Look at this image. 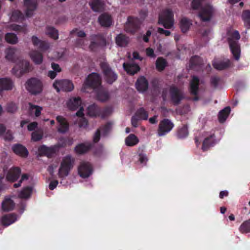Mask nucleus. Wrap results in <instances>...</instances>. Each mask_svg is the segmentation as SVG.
Segmentation results:
<instances>
[{
  "mask_svg": "<svg viewBox=\"0 0 250 250\" xmlns=\"http://www.w3.org/2000/svg\"><path fill=\"white\" fill-rule=\"evenodd\" d=\"M227 35L228 36L227 41L229 44L230 51L232 54L235 60L238 61L240 57V46L238 42L240 39V35L237 30L231 31L230 29L228 30Z\"/></svg>",
  "mask_w": 250,
  "mask_h": 250,
  "instance_id": "obj_1",
  "label": "nucleus"
},
{
  "mask_svg": "<svg viewBox=\"0 0 250 250\" xmlns=\"http://www.w3.org/2000/svg\"><path fill=\"white\" fill-rule=\"evenodd\" d=\"M75 159L71 155H68L63 158L59 169V176L64 178L68 176L74 167Z\"/></svg>",
  "mask_w": 250,
  "mask_h": 250,
  "instance_id": "obj_2",
  "label": "nucleus"
},
{
  "mask_svg": "<svg viewBox=\"0 0 250 250\" xmlns=\"http://www.w3.org/2000/svg\"><path fill=\"white\" fill-rule=\"evenodd\" d=\"M101 84V80L99 74L96 73H92L89 74L87 77L85 81L83 84L82 91L85 92L88 88L93 89H98Z\"/></svg>",
  "mask_w": 250,
  "mask_h": 250,
  "instance_id": "obj_3",
  "label": "nucleus"
},
{
  "mask_svg": "<svg viewBox=\"0 0 250 250\" xmlns=\"http://www.w3.org/2000/svg\"><path fill=\"white\" fill-rule=\"evenodd\" d=\"M100 66L103 73L104 80L107 83L112 84L117 80L118 78L117 74L113 70L107 62H101Z\"/></svg>",
  "mask_w": 250,
  "mask_h": 250,
  "instance_id": "obj_4",
  "label": "nucleus"
},
{
  "mask_svg": "<svg viewBox=\"0 0 250 250\" xmlns=\"http://www.w3.org/2000/svg\"><path fill=\"white\" fill-rule=\"evenodd\" d=\"M173 13L170 9L165 10L159 14L158 23L165 28H171L173 25Z\"/></svg>",
  "mask_w": 250,
  "mask_h": 250,
  "instance_id": "obj_5",
  "label": "nucleus"
},
{
  "mask_svg": "<svg viewBox=\"0 0 250 250\" xmlns=\"http://www.w3.org/2000/svg\"><path fill=\"white\" fill-rule=\"evenodd\" d=\"M53 86L58 92L60 91L71 92L74 88L73 82L68 79L56 80L53 84Z\"/></svg>",
  "mask_w": 250,
  "mask_h": 250,
  "instance_id": "obj_6",
  "label": "nucleus"
},
{
  "mask_svg": "<svg viewBox=\"0 0 250 250\" xmlns=\"http://www.w3.org/2000/svg\"><path fill=\"white\" fill-rule=\"evenodd\" d=\"M32 69L30 62L26 60H22L16 64L12 68V72L18 77L31 71Z\"/></svg>",
  "mask_w": 250,
  "mask_h": 250,
  "instance_id": "obj_7",
  "label": "nucleus"
},
{
  "mask_svg": "<svg viewBox=\"0 0 250 250\" xmlns=\"http://www.w3.org/2000/svg\"><path fill=\"white\" fill-rule=\"evenodd\" d=\"M26 88L33 95L40 93L42 90V82L36 78H31L26 83Z\"/></svg>",
  "mask_w": 250,
  "mask_h": 250,
  "instance_id": "obj_8",
  "label": "nucleus"
},
{
  "mask_svg": "<svg viewBox=\"0 0 250 250\" xmlns=\"http://www.w3.org/2000/svg\"><path fill=\"white\" fill-rule=\"evenodd\" d=\"M171 103L174 105H178L184 98L183 92L175 86H171L169 90Z\"/></svg>",
  "mask_w": 250,
  "mask_h": 250,
  "instance_id": "obj_9",
  "label": "nucleus"
},
{
  "mask_svg": "<svg viewBox=\"0 0 250 250\" xmlns=\"http://www.w3.org/2000/svg\"><path fill=\"white\" fill-rule=\"evenodd\" d=\"M140 24L141 21L139 19L129 17L125 25V29L126 32L134 34L139 29Z\"/></svg>",
  "mask_w": 250,
  "mask_h": 250,
  "instance_id": "obj_10",
  "label": "nucleus"
},
{
  "mask_svg": "<svg viewBox=\"0 0 250 250\" xmlns=\"http://www.w3.org/2000/svg\"><path fill=\"white\" fill-rule=\"evenodd\" d=\"M213 7L209 4H206L202 7L198 14V16L202 21H209L213 14Z\"/></svg>",
  "mask_w": 250,
  "mask_h": 250,
  "instance_id": "obj_11",
  "label": "nucleus"
},
{
  "mask_svg": "<svg viewBox=\"0 0 250 250\" xmlns=\"http://www.w3.org/2000/svg\"><path fill=\"white\" fill-rule=\"evenodd\" d=\"M174 124L168 119H164L159 123L158 134L159 136L165 135L174 127Z\"/></svg>",
  "mask_w": 250,
  "mask_h": 250,
  "instance_id": "obj_12",
  "label": "nucleus"
},
{
  "mask_svg": "<svg viewBox=\"0 0 250 250\" xmlns=\"http://www.w3.org/2000/svg\"><path fill=\"white\" fill-rule=\"evenodd\" d=\"M78 173L80 177L83 178H87L92 173V167L87 162H82L78 167Z\"/></svg>",
  "mask_w": 250,
  "mask_h": 250,
  "instance_id": "obj_13",
  "label": "nucleus"
},
{
  "mask_svg": "<svg viewBox=\"0 0 250 250\" xmlns=\"http://www.w3.org/2000/svg\"><path fill=\"white\" fill-rule=\"evenodd\" d=\"M21 169L19 167H12L7 172L6 180L11 183L17 181L21 174Z\"/></svg>",
  "mask_w": 250,
  "mask_h": 250,
  "instance_id": "obj_14",
  "label": "nucleus"
},
{
  "mask_svg": "<svg viewBox=\"0 0 250 250\" xmlns=\"http://www.w3.org/2000/svg\"><path fill=\"white\" fill-rule=\"evenodd\" d=\"M135 87L139 92L144 93L148 90V82L144 76H140L136 82Z\"/></svg>",
  "mask_w": 250,
  "mask_h": 250,
  "instance_id": "obj_15",
  "label": "nucleus"
},
{
  "mask_svg": "<svg viewBox=\"0 0 250 250\" xmlns=\"http://www.w3.org/2000/svg\"><path fill=\"white\" fill-rule=\"evenodd\" d=\"M38 151L40 155L46 156L48 158H51L56 153L57 147L55 146L47 147L45 145H42L39 147Z\"/></svg>",
  "mask_w": 250,
  "mask_h": 250,
  "instance_id": "obj_16",
  "label": "nucleus"
},
{
  "mask_svg": "<svg viewBox=\"0 0 250 250\" xmlns=\"http://www.w3.org/2000/svg\"><path fill=\"white\" fill-rule=\"evenodd\" d=\"M24 3L26 8L25 15L26 17H30L37 8V0H24Z\"/></svg>",
  "mask_w": 250,
  "mask_h": 250,
  "instance_id": "obj_17",
  "label": "nucleus"
},
{
  "mask_svg": "<svg viewBox=\"0 0 250 250\" xmlns=\"http://www.w3.org/2000/svg\"><path fill=\"white\" fill-rule=\"evenodd\" d=\"M56 120L59 124L58 131L60 133H64L68 130L69 124L66 119L62 116H58Z\"/></svg>",
  "mask_w": 250,
  "mask_h": 250,
  "instance_id": "obj_18",
  "label": "nucleus"
},
{
  "mask_svg": "<svg viewBox=\"0 0 250 250\" xmlns=\"http://www.w3.org/2000/svg\"><path fill=\"white\" fill-rule=\"evenodd\" d=\"M216 137L212 134L205 138L203 142L202 149L204 151H207L210 147L213 146L216 143Z\"/></svg>",
  "mask_w": 250,
  "mask_h": 250,
  "instance_id": "obj_19",
  "label": "nucleus"
},
{
  "mask_svg": "<svg viewBox=\"0 0 250 250\" xmlns=\"http://www.w3.org/2000/svg\"><path fill=\"white\" fill-rule=\"evenodd\" d=\"M12 151L17 155L22 157H26L28 155L27 148L23 145L19 144L14 145L12 147Z\"/></svg>",
  "mask_w": 250,
  "mask_h": 250,
  "instance_id": "obj_20",
  "label": "nucleus"
},
{
  "mask_svg": "<svg viewBox=\"0 0 250 250\" xmlns=\"http://www.w3.org/2000/svg\"><path fill=\"white\" fill-rule=\"evenodd\" d=\"M200 80L198 77H192L189 83V90L191 95H197L198 94Z\"/></svg>",
  "mask_w": 250,
  "mask_h": 250,
  "instance_id": "obj_21",
  "label": "nucleus"
},
{
  "mask_svg": "<svg viewBox=\"0 0 250 250\" xmlns=\"http://www.w3.org/2000/svg\"><path fill=\"white\" fill-rule=\"evenodd\" d=\"M32 42L35 46L38 47L42 51H45L49 48V45L47 42L40 40L35 36H32Z\"/></svg>",
  "mask_w": 250,
  "mask_h": 250,
  "instance_id": "obj_22",
  "label": "nucleus"
},
{
  "mask_svg": "<svg viewBox=\"0 0 250 250\" xmlns=\"http://www.w3.org/2000/svg\"><path fill=\"white\" fill-rule=\"evenodd\" d=\"M14 83L10 78H0V92L3 90H10L13 88Z\"/></svg>",
  "mask_w": 250,
  "mask_h": 250,
  "instance_id": "obj_23",
  "label": "nucleus"
},
{
  "mask_svg": "<svg viewBox=\"0 0 250 250\" xmlns=\"http://www.w3.org/2000/svg\"><path fill=\"white\" fill-rule=\"evenodd\" d=\"M129 39L125 34L120 33L115 38V42L120 47H125L129 43Z\"/></svg>",
  "mask_w": 250,
  "mask_h": 250,
  "instance_id": "obj_24",
  "label": "nucleus"
},
{
  "mask_svg": "<svg viewBox=\"0 0 250 250\" xmlns=\"http://www.w3.org/2000/svg\"><path fill=\"white\" fill-rule=\"evenodd\" d=\"M123 67L127 74L133 75L140 70L139 66L137 64L124 63Z\"/></svg>",
  "mask_w": 250,
  "mask_h": 250,
  "instance_id": "obj_25",
  "label": "nucleus"
},
{
  "mask_svg": "<svg viewBox=\"0 0 250 250\" xmlns=\"http://www.w3.org/2000/svg\"><path fill=\"white\" fill-rule=\"evenodd\" d=\"M82 100L80 97H75L70 99L67 104L69 109L75 110L78 109L81 105Z\"/></svg>",
  "mask_w": 250,
  "mask_h": 250,
  "instance_id": "obj_26",
  "label": "nucleus"
},
{
  "mask_svg": "<svg viewBox=\"0 0 250 250\" xmlns=\"http://www.w3.org/2000/svg\"><path fill=\"white\" fill-rule=\"evenodd\" d=\"M30 58L36 64H40L43 61V56L42 53L37 50H32L29 53Z\"/></svg>",
  "mask_w": 250,
  "mask_h": 250,
  "instance_id": "obj_27",
  "label": "nucleus"
},
{
  "mask_svg": "<svg viewBox=\"0 0 250 250\" xmlns=\"http://www.w3.org/2000/svg\"><path fill=\"white\" fill-rule=\"evenodd\" d=\"M99 21L100 24L102 26L104 27H109L112 23V19L111 17L107 14H102L99 17Z\"/></svg>",
  "mask_w": 250,
  "mask_h": 250,
  "instance_id": "obj_28",
  "label": "nucleus"
},
{
  "mask_svg": "<svg viewBox=\"0 0 250 250\" xmlns=\"http://www.w3.org/2000/svg\"><path fill=\"white\" fill-rule=\"evenodd\" d=\"M17 215L11 213L5 215L1 218V223L3 226H8L16 221Z\"/></svg>",
  "mask_w": 250,
  "mask_h": 250,
  "instance_id": "obj_29",
  "label": "nucleus"
},
{
  "mask_svg": "<svg viewBox=\"0 0 250 250\" xmlns=\"http://www.w3.org/2000/svg\"><path fill=\"white\" fill-rule=\"evenodd\" d=\"M92 146L91 144L81 143L76 146L75 151L78 154H83L89 150L91 148Z\"/></svg>",
  "mask_w": 250,
  "mask_h": 250,
  "instance_id": "obj_30",
  "label": "nucleus"
},
{
  "mask_svg": "<svg viewBox=\"0 0 250 250\" xmlns=\"http://www.w3.org/2000/svg\"><path fill=\"white\" fill-rule=\"evenodd\" d=\"M100 107L95 104L89 105L87 108V114L90 117L99 116Z\"/></svg>",
  "mask_w": 250,
  "mask_h": 250,
  "instance_id": "obj_31",
  "label": "nucleus"
},
{
  "mask_svg": "<svg viewBox=\"0 0 250 250\" xmlns=\"http://www.w3.org/2000/svg\"><path fill=\"white\" fill-rule=\"evenodd\" d=\"M213 67L218 70H222L229 68L230 65V62L229 60L227 61H218L214 62L212 63Z\"/></svg>",
  "mask_w": 250,
  "mask_h": 250,
  "instance_id": "obj_32",
  "label": "nucleus"
},
{
  "mask_svg": "<svg viewBox=\"0 0 250 250\" xmlns=\"http://www.w3.org/2000/svg\"><path fill=\"white\" fill-rule=\"evenodd\" d=\"M230 108L229 106L225 107L221 110L218 113V118L220 123H224L228 118L230 112Z\"/></svg>",
  "mask_w": 250,
  "mask_h": 250,
  "instance_id": "obj_33",
  "label": "nucleus"
},
{
  "mask_svg": "<svg viewBox=\"0 0 250 250\" xmlns=\"http://www.w3.org/2000/svg\"><path fill=\"white\" fill-rule=\"evenodd\" d=\"M15 207L14 201L10 198L5 199L2 203V209L4 211H9L13 209Z\"/></svg>",
  "mask_w": 250,
  "mask_h": 250,
  "instance_id": "obj_34",
  "label": "nucleus"
},
{
  "mask_svg": "<svg viewBox=\"0 0 250 250\" xmlns=\"http://www.w3.org/2000/svg\"><path fill=\"white\" fill-rule=\"evenodd\" d=\"M104 3L101 0H92L90 3L91 9L95 12L102 11L104 8Z\"/></svg>",
  "mask_w": 250,
  "mask_h": 250,
  "instance_id": "obj_35",
  "label": "nucleus"
},
{
  "mask_svg": "<svg viewBox=\"0 0 250 250\" xmlns=\"http://www.w3.org/2000/svg\"><path fill=\"white\" fill-rule=\"evenodd\" d=\"M191 25L189 20L186 18H182L180 21V27L183 33L187 32Z\"/></svg>",
  "mask_w": 250,
  "mask_h": 250,
  "instance_id": "obj_36",
  "label": "nucleus"
},
{
  "mask_svg": "<svg viewBox=\"0 0 250 250\" xmlns=\"http://www.w3.org/2000/svg\"><path fill=\"white\" fill-rule=\"evenodd\" d=\"M241 17L245 26L247 29H250V10H244L242 12Z\"/></svg>",
  "mask_w": 250,
  "mask_h": 250,
  "instance_id": "obj_37",
  "label": "nucleus"
},
{
  "mask_svg": "<svg viewBox=\"0 0 250 250\" xmlns=\"http://www.w3.org/2000/svg\"><path fill=\"white\" fill-rule=\"evenodd\" d=\"M125 142L127 146H132L138 143L139 139L134 134H131L125 138Z\"/></svg>",
  "mask_w": 250,
  "mask_h": 250,
  "instance_id": "obj_38",
  "label": "nucleus"
},
{
  "mask_svg": "<svg viewBox=\"0 0 250 250\" xmlns=\"http://www.w3.org/2000/svg\"><path fill=\"white\" fill-rule=\"evenodd\" d=\"M203 64L202 58L198 56H194L191 57L190 60V67L191 68H194L196 66H200Z\"/></svg>",
  "mask_w": 250,
  "mask_h": 250,
  "instance_id": "obj_39",
  "label": "nucleus"
},
{
  "mask_svg": "<svg viewBox=\"0 0 250 250\" xmlns=\"http://www.w3.org/2000/svg\"><path fill=\"white\" fill-rule=\"evenodd\" d=\"M188 135V128L187 125H184L181 127H179L177 132V137L179 139L186 138Z\"/></svg>",
  "mask_w": 250,
  "mask_h": 250,
  "instance_id": "obj_40",
  "label": "nucleus"
},
{
  "mask_svg": "<svg viewBox=\"0 0 250 250\" xmlns=\"http://www.w3.org/2000/svg\"><path fill=\"white\" fill-rule=\"evenodd\" d=\"M91 40H95L100 46H105L106 45V41L104 37L100 34L92 35L90 36Z\"/></svg>",
  "mask_w": 250,
  "mask_h": 250,
  "instance_id": "obj_41",
  "label": "nucleus"
},
{
  "mask_svg": "<svg viewBox=\"0 0 250 250\" xmlns=\"http://www.w3.org/2000/svg\"><path fill=\"white\" fill-rule=\"evenodd\" d=\"M46 34L52 39L54 40H57L58 39V31L52 26L46 27Z\"/></svg>",
  "mask_w": 250,
  "mask_h": 250,
  "instance_id": "obj_42",
  "label": "nucleus"
},
{
  "mask_svg": "<svg viewBox=\"0 0 250 250\" xmlns=\"http://www.w3.org/2000/svg\"><path fill=\"white\" fill-rule=\"evenodd\" d=\"M113 123L108 122L105 125L101 126L99 129H101L103 136H106L112 130Z\"/></svg>",
  "mask_w": 250,
  "mask_h": 250,
  "instance_id": "obj_43",
  "label": "nucleus"
},
{
  "mask_svg": "<svg viewBox=\"0 0 250 250\" xmlns=\"http://www.w3.org/2000/svg\"><path fill=\"white\" fill-rule=\"evenodd\" d=\"M32 192V188L27 186L23 188L19 194L20 198L26 199L29 198Z\"/></svg>",
  "mask_w": 250,
  "mask_h": 250,
  "instance_id": "obj_44",
  "label": "nucleus"
},
{
  "mask_svg": "<svg viewBox=\"0 0 250 250\" xmlns=\"http://www.w3.org/2000/svg\"><path fill=\"white\" fill-rule=\"evenodd\" d=\"M239 230L242 233L250 232V218L245 221L239 227Z\"/></svg>",
  "mask_w": 250,
  "mask_h": 250,
  "instance_id": "obj_45",
  "label": "nucleus"
},
{
  "mask_svg": "<svg viewBox=\"0 0 250 250\" xmlns=\"http://www.w3.org/2000/svg\"><path fill=\"white\" fill-rule=\"evenodd\" d=\"M167 64V62L166 60L162 57H159L156 61V68L160 71H162L164 70Z\"/></svg>",
  "mask_w": 250,
  "mask_h": 250,
  "instance_id": "obj_46",
  "label": "nucleus"
},
{
  "mask_svg": "<svg viewBox=\"0 0 250 250\" xmlns=\"http://www.w3.org/2000/svg\"><path fill=\"white\" fill-rule=\"evenodd\" d=\"M135 115L138 117L139 119L146 120L148 119V113L144 108L140 107L139 108L136 113Z\"/></svg>",
  "mask_w": 250,
  "mask_h": 250,
  "instance_id": "obj_47",
  "label": "nucleus"
},
{
  "mask_svg": "<svg viewBox=\"0 0 250 250\" xmlns=\"http://www.w3.org/2000/svg\"><path fill=\"white\" fill-rule=\"evenodd\" d=\"M6 41L11 44H16L18 42L17 35L12 33H8L5 36Z\"/></svg>",
  "mask_w": 250,
  "mask_h": 250,
  "instance_id": "obj_48",
  "label": "nucleus"
},
{
  "mask_svg": "<svg viewBox=\"0 0 250 250\" xmlns=\"http://www.w3.org/2000/svg\"><path fill=\"white\" fill-rule=\"evenodd\" d=\"M16 49L14 48H9L5 50V58L9 61L14 62L15 60V54Z\"/></svg>",
  "mask_w": 250,
  "mask_h": 250,
  "instance_id": "obj_49",
  "label": "nucleus"
},
{
  "mask_svg": "<svg viewBox=\"0 0 250 250\" xmlns=\"http://www.w3.org/2000/svg\"><path fill=\"white\" fill-rule=\"evenodd\" d=\"M24 16L20 10H14L12 12L11 19L14 21H20L24 20Z\"/></svg>",
  "mask_w": 250,
  "mask_h": 250,
  "instance_id": "obj_50",
  "label": "nucleus"
},
{
  "mask_svg": "<svg viewBox=\"0 0 250 250\" xmlns=\"http://www.w3.org/2000/svg\"><path fill=\"white\" fill-rule=\"evenodd\" d=\"M99 116L104 119L108 116L112 112V108L110 107H105L102 108L100 107Z\"/></svg>",
  "mask_w": 250,
  "mask_h": 250,
  "instance_id": "obj_51",
  "label": "nucleus"
},
{
  "mask_svg": "<svg viewBox=\"0 0 250 250\" xmlns=\"http://www.w3.org/2000/svg\"><path fill=\"white\" fill-rule=\"evenodd\" d=\"M221 82V79L217 76H212L210 78V86L213 88H216Z\"/></svg>",
  "mask_w": 250,
  "mask_h": 250,
  "instance_id": "obj_52",
  "label": "nucleus"
},
{
  "mask_svg": "<svg viewBox=\"0 0 250 250\" xmlns=\"http://www.w3.org/2000/svg\"><path fill=\"white\" fill-rule=\"evenodd\" d=\"M109 94L107 92L98 90L97 93V99L102 102L107 101L109 99Z\"/></svg>",
  "mask_w": 250,
  "mask_h": 250,
  "instance_id": "obj_53",
  "label": "nucleus"
},
{
  "mask_svg": "<svg viewBox=\"0 0 250 250\" xmlns=\"http://www.w3.org/2000/svg\"><path fill=\"white\" fill-rule=\"evenodd\" d=\"M29 104V110L31 114H34L36 117H39L41 115L42 108L37 105H33L30 103Z\"/></svg>",
  "mask_w": 250,
  "mask_h": 250,
  "instance_id": "obj_54",
  "label": "nucleus"
},
{
  "mask_svg": "<svg viewBox=\"0 0 250 250\" xmlns=\"http://www.w3.org/2000/svg\"><path fill=\"white\" fill-rule=\"evenodd\" d=\"M205 0H193L191 2V7L194 10L201 9L204 6V2Z\"/></svg>",
  "mask_w": 250,
  "mask_h": 250,
  "instance_id": "obj_55",
  "label": "nucleus"
},
{
  "mask_svg": "<svg viewBox=\"0 0 250 250\" xmlns=\"http://www.w3.org/2000/svg\"><path fill=\"white\" fill-rule=\"evenodd\" d=\"M18 109L17 105L13 102H10L7 104L6 110L9 113H14Z\"/></svg>",
  "mask_w": 250,
  "mask_h": 250,
  "instance_id": "obj_56",
  "label": "nucleus"
},
{
  "mask_svg": "<svg viewBox=\"0 0 250 250\" xmlns=\"http://www.w3.org/2000/svg\"><path fill=\"white\" fill-rule=\"evenodd\" d=\"M32 140L33 141L37 142L41 140L43 136L42 133L35 131L32 133Z\"/></svg>",
  "mask_w": 250,
  "mask_h": 250,
  "instance_id": "obj_57",
  "label": "nucleus"
},
{
  "mask_svg": "<svg viewBox=\"0 0 250 250\" xmlns=\"http://www.w3.org/2000/svg\"><path fill=\"white\" fill-rule=\"evenodd\" d=\"M76 32H77V36L79 37L84 38L86 36V34L85 33V32L83 31V30L78 31V29L77 28H75V29H73L70 32V35H72L74 33H76Z\"/></svg>",
  "mask_w": 250,
  "mask_h": 250,
  "instance_id": "obj_58",
  "label": "nucleus"
},
{
  "mask_svg": "<svg viewBox=\"0 0 250 250\" xmlns=\"http://www.w3.org/2000/svg\"><path fill=\"white\" fill-rule=\"evenodd\" d=\"M101 129H98L95 133L93 138V141L94 143H98L101 138Z\"/></svg>",
  "mask_w": 250,
  "mask_h": 250,
  "instance_id": "obj_59",
  "label": "nucleus"
},
{
  "mask_svg": "<svg viewBox=\"0 0 250 250\" xmlns=\"http://www.w3.org/2000/svg\"><path fill=\"white\" fill-rule=\"evenodd\" d=\"M99 47H100V46L95 40H91L89 45V48L90 50L95 51Z\"/></svg>",
  "mask_w": 250,
  "mask_h": 250,
  "instance_id": "obj_60",
  "label": "nucleus"
},
{
  "mask_svg": "<svg viewBox=\"0 0 250 250\" xmlns=\"http://www.w3.org/2000/svg\"><path fill=\"white\" fill-rule=\"evenodd\" d=\"M157 31L160 34H164L166 36H169L171 34V33L169 31L165 30L163 28H161V27L158 28Z\"/></svg>",
  "mask_w": 250,
  "mask_h": 250,
  "instance_id": "obj_61",
  "label": "nucleus"
},
{
  "mask_svg": "<svg viewBox=\"0 0 250 250\" xmlns=\"http://www.w3.org/2000/svg\"><path fill=\"white\" fill-rule=\"evenodd\" d=\"M58 185V181L56 180L51 181L49 185V188L51 190H54Z\"/></svg>",
  "mask_w": 250,
  "mask_h": 250,
  "instance_id": "obj_62",
  "label": "nucleus"
},
{
  "mask_svg": "<svg viewBox=\"0 0 250 250\" xmlns=\"http://www.w3.org/2000/svg\"><path fill=\"white\" fill-rule=\"evenodd\" d=\"M37 123L36 122H34L31 123H30L28 125L27 128L29 131H33L37 127Z\"/></svg>",
  "mask_w": 250,
  "mask_h": 250,
  "instance_id": "obj_63",
  "label": "nucleus"
},
{
  "mask_svg": "<svg viewBox=\"0 0 250 250\" xmlns=\"http://www.w3.org/2000/svg\"><path fill=\"white\" fill-rule=\"evenodd\" d=\"M139 120V119L136 115L132 117L131 124L133 127H136L138 126Z\"/></svg>",
  "mask_w": 250,
  "mask_h": 250,
  "instance_id": "obj_64",
  "label": "nucleus"
}]
</instances>
